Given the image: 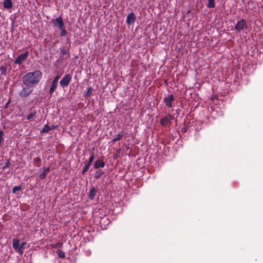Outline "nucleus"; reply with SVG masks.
<instances>
[{"mask_svg": "<svg viewBox=\"0 0 263 263\" xmlns=\"http://www.w3.org/2000/svg\"><path fill=\"white\" fill-rule=\"evenodd\" d=\"M42 72L39 70L27 73L23 77V83L25 86L33 85L38 83L41 78Z\"/></svg>", "mask_w": 263, "mask_h": 263, "instance_id": "nucleus-1", "label": "nucleus"}, {"mask_svg": "<svg viewBox=\"0 0 263 263\" xmlns=\"http://www.w3.org/2000/svg\"><path fill=\"white\" fill-rule=\"evenodd\" d=\"M33 90L30 85L26 86L19 92V96L21 97H27Z\"/></svg>", "mask_w": 263, "mask_h": 263, "instance_id": "nucleus-2", "label": "nucleus"}, {"mask_svg": "<svg viewBox=\"0 0 263 263\" xmlns=\"http://www.w3.org/2000/svg\"><path fill=\"white\" fill-rule=\"evenodd\" d=\"M247 28V24L246 21L244 19H241L239 21H237L235 26V29L237 31H240L243 30Z\"/></svg>", "mask_w": 263, "mask_h": 263, "instance_id": "nucleus-3", "label": "nucleus"}, {"mask_svg": "<svg viewBox=\"0 0 263 263\" xmlns=\"http://www.w3.org/2000/svg\"><path fill=\"white\" fill-rule=\"evenodd\" d=\"M28 55L29 52L28 51L21 54L15 59L14 63L19 65L22 64L27 59Z\"/></svg>", "mask_w": 263, "mask_h": 263, "instance_id": "nucleus-4", "label": "nucleus"}, {"mask_svg": "<svg viewBox=\"0 0 263 263\" xmlns=\"http://www.w3.org/2000/svg\"><path fill=\"white\" fill-rule=\"evenodd\" d=\"M71 79L72 76L71 74H67L65 75L60 82V85L63 87L67 86L70 83Z\"/></svg>", "mask_w": 263, "mask_h": 263, "instance_id": "nucleus-5", "label": "nucleus"}, {"mask_svg": "<svg viewBox=\"0 0 263 263\" xmlns=\"http://www.w3.org/2000/svg\"><path fill=\"white\" fill-rule=\"evenodd\" d=\"M174 120V117L171 114H168L166 116L160 120V124L163 126L170 125L171 121Z\"/></svg>", "mask_w": 263, "mask_h": 263, "instance_id": "nucleus-6", "label": "nucleus"}, {"mask_svg": "<svg viewBox=\"0 0 263 263\" xmlns=\"http://www.w3.org/2000/svg\"><path fill=\"white\" fill-rule=\"evenodd\" d=\"M60 78V76L59 75L57 76L53 80L51 85L50 86V89H49V93L51 96L52 93L54 92L55 90L57 89L58 87V83L59 82V80Z\"/></svg>", "mask_w": 263, "mask_h": 263, "instance_id": "nucleus-7", "label": "nucleus"}, {"mask_svg": "<svg viewBox=\"0 0 263 263\" xmlns=\"http://www.w3.org/2000/svg\"><path fill=\"white\" fill-rule=\"evenodd\" d=\"M53 25L56 27L62 28L64 26L63 18L61 16L52 20Z\"/></svg>", "mask_w": 263, "mask_h": 263, "instance_id": "nucleus-8", "label": "nucleus"}, {"mask_svg": "<svg viewBox=\"0 0 263 263\" xmlns=\"http://www.w3.org/2000/svg\"><path fill=\"white\" fill-rule=\"evenodd\" d=\"M174 100V96L173 95H171L164 98V102L166 106L168 107H172L173 106L172 102Z\"/></svg>", "mask_w": 263, "mask_h": 263, "instance_id": "nucleus-9", "label": "nucleus"}, {"mask_svg": "<svg viewBox=\"0 0 263 263\" xmlns=\"http://www.w3.org/2000/svg\"><path fill=\"white\" fill-rule=\"evenodd\" d=\"M136 21V15L134 12L129 13L126 17V22L128 25H131L134 23Z\"/></svg>", "mask_w": 263, "mask_h": 263, "instance_id": "nucleus-10", "label": "nucleus"}, {"mask_svg": "<svg viewBox=\"0 0 263 263\" xmlns=\"http://www.w3.org/2000/svg\"><path fill=\"white\" fill-rule=\"evenodd\" d=\"M41 170H43V172L40 173L39 175V177L41 179H45L47 176V173L50 171L49 167H42Z\"/></svg>", "mask_w": 263, "mask_h": 263, "instance_id": "nucleus-11", "label": "nucleus"}, {"mask_svg": "<svg viewBox=\"0 0 263 263\" xmlns=\"http://www.w3.org/2000/svg\"><path fill=\"white\" fill-rule=\"evenodd\" d=\"M105 166V162L102 160H98L95 161L93 167L96 169L100 167H104Z\"/></svg>", "mask_w": 263, "mask_h": 263, "instance_id": "nucleus-12", "label": "nucleus"}, {"mask_svg": "<svg viewBox=\"0 0 263 263\" xmlns=\"http://www.w3.org/2000/svg\"><path fill=\"white\" fill-rule=\"evenodd\" d=\"M3 6L6 9H10L12 7V2L11 0H4Z\"/></svg>", "mask_w": 263, "mask_h": 263, "instance_id": "nucleus-13", "label": "nucleus"}, {"mask_svg": "<svg viewBox=\"0 0 263 263\" xmlns=\"http://www.w3.org/2000/svg\"><path fill=\"white\" fill-rule=\"evenodd\" d=\"M97 192V190L94 187L90 188L89 197L91 200L93 199Z\"/></svg>", "mask_w": 263, "mask_h": 263, "instance_id": "nucleus-14", "label": "nucleus"}, {"mask_svg": "<svg viewBox=\"0 0 263 263\" xmlns=\"http://www.w3.org/2000/svg\"><path fill=\"white\" fill-rule=\"evenodd\" d=\"M124 134L123 132H120L114 138L112 139L111 142L112 143H115L118 141H119L120 139L122 138L123 137Z\"/></svg>", "mask_w": 263, "mask_h": 263, "instance_id": "nucleus-15", "label": "nucleus"}, {"mask_svg": "<svg viewBox=\"0 0 263 263\" xmlns=\"http://www.w3.org/2000/svg\"><path fill=\"white\" fill-rule=\"evenodd\" d=\"M33 164L37 167H39L41 163V159L40 157L35 158L33 160Z\"/></svg>", "mask_w": 263, "mask_h": 263, "instance_id": "nucleus-16", "label": "nucleus"}, {"mask_svg": "<svg viewBox=\"0 0 263 263\" xmlns=\"http://www.w3.org/2000/svg\"><path fill=\"white\" fill-rule=\"evenodd\" d=\"M12 246L15 250L18 249L20 247V240L17 239H13Z\"/></svg>", "mask_w": 263, "mask_h": 263, "instance_id": "nucleus-17", "label": "nucleus"}, {"mask_svg": "<svg viewBox=\"0 0 263 263\" xmlns=\"http://www.w3.org/2000/svg\"><path fill=\"white\" fill-rule=\"evenodd\" d=\"M51 130V128H49V126L48 124H46L44 126L43 128L41 130V133H48Z\"/></svg>", "mask_w": 263, "mask_h": 263, "instance_id": "nucleus-18", "label": "nucleus"}, {"mask_svg": "<svg viewBox=\"0 0 263 263\" xmlns=\"http://www.w3.org/2000/svg\"><path fill=\"white\" fill-rule=\"evenodd\" d=\"M59 29L61 30L60 35L61 36H64L67 34V32L65 28V26H64L62 28H60Z\"/></svg>", "mask_w": 263, "mask_h": 263, "instance_id": "nucleus-19", "label": "nucleus"}, {"mask_svg": "<svg viewBox=\"0 0 263 263\" xmlns=\"http://www.w3.org/2000/svg\"><path fill=\"white\" fill-rule=\"evenodd\" d=\"M36 114L35 111H32L30 112L27 117V119L28 120H31L33 117H34Z\"/></svg>", "mask_w": 263, "mask_h": 263, "instance_id": "nucleus-20", "label": "nucleus"}, {"mask_svg": "<svg viewBox=\"0 0 263 263\" xmlns=\"http://www.w3.org/2000/svg\"><path fill=\"white\" fill-rule=\"evenodd\" d=\"M57 254H58L59 258H64L65 256V253L63 251H61V250H58L57 251Z\"/></svg>", "mask_w": 263, "mask_h": 263, "instance_id": "nucleus-21", "label": "nucleus"}, {"mask_svg": "<svg viewBox=\"0 0 263 263\" xmlns=\"http://www.w3.org/2000/svg\"><path fill=\"white\" fill-rule=\"evenodd\" d=\"M0 71H1L2 76H5L7 73V68L3 66H1Z\"/></svg>", "mask_w": 263, "mask_h": 263, "instance_id": "nucleus-22", "label": "nucleus"}, {"mask_svg": "<svg viewBox=\"0 0 263 263\" xmlns=\"http://www.w3.org/2000/svg\"><path fill=\"white\" fill-rule=\"evenodd\" d=\"M90 165H91L90 164H89V163H87L85 165V166H84V168L83 169V171L82 172V173L83 174H84L88 171V170L89 169V168L90 166Z\"/></svg>", "mask_w": 263, "mask_h": 263, "instance_id": "nucleus-23", "label": "nucleus"}, {"mask_svg": "<svg viewBox=\"0 0 263 263\" xmlns=\"http://www.w3.org/2000/svg\"><path fill=\"white\" fill-rule=\"evenodd\" d=\"M207 6L209 8L215 7L214 0H208V4Z\"/></svg>", "mask_w": 263, "mask_h": 263, "instance_id": "nucleus-24", "label": "nucleus"}, {"mask_svg": "<svg viewBox=\"0 0 263 263\" xmlns=\"http://www.w3.org/2000/svg\"><path fill=\"white\" fill-rule=\"evenodd\" d=\"M103 174V172L101 170H98L95 173V178H99Z\"/></svg>", "mask_w": 263, "mask_h": 263, "instance_id": "nucleus-25", "label": "nucleus"}, {"mask_svg": "<svg viewBox=\"0 0 263 263\" xmlns=\"http://www.w3.org/2000/svg\"><path fill=\"white\" fill-rule=\"evenodd\" d=\"M92 87H89L87 89L85 94V97H89L90 95H91V93L92 91Z\"/></svg>", "mask_w": 263, "mask_h": 263, "instance_id": "nucleus-26", "label": "nucleus"}, {"mask_svg": "<svg viewBox=\"0 0 263 263\" xmlns=\"http://www.w3.org/2000/svg\"><path fill=\"white\" fill-rule=\"evenodd\" d=\"M95 158V156L94 155V154H93V153H92L91 154V156H90L87 163H89V164L91 165V163H92V161H93Z\"/></svg>", "mask_w": 263, "mask_h": 263, "instance_id": "nucleus-27", "label": "nucleus"}, {"mask_svg": "<svg viewBox=\"0 0 263 263\" xmlns=\"http://www.w3.org/2000/svg\"><path fill=\"white\" fill-rule=\"evenodd\" d=\"M22 190V187L21 186H15L12 189V192L15 193L17 191Z\"/></svg>", "mask_w": 263, "mask_h": 263, "instance_id": "nucleus-28", "label": "nucleus"}, {"mask_svg": "<svg viewBox=\"0 0 263 263\" xmlns=\"http://www.w3.org/2000/svg\"><path fill=\"white\" fill-rule=\"evenodd\" d=\"M62 246H63V243H62V242H57V243H55V244L53 246V247L55 248H61V247H62Z\"/></svg>", "mask_w": 263, "mask_h": 263, "instance_id": "nucleus-29", "label": "nucleus"}, {"mask_svg": "<svg viewBox=\"0 0 263 263\" xmlns=\"http://www.w3.org/2000/svg\"><path fill=\"white\" fill-rule=\"evenodd\" d=\"M120 152H121V149L120 148H119L118 149H117L116 151V154L114 155V158H117L118 155H119V154H120Z\"/></svg>", "mask_w": 263, "mask_h": 263, "instance_id": "nucleus-30", "label": "nucleus"}, {"mask_svg": "<svg viewBox=\"0 0 263 263\" xmlns=\"http://www.w3.org/2000/svg\"><path fill=\"white\" fill-rule=\"evenodd\" d=\"M10 164V161L8 160L5 164V165L3 166V169H6L9 167Z\"/></svg>", "mask_w": 263, "mask_h": 263, "instance_id": "nucleus-31", "label": "nucleus"}, {"mask_svg": "<svg viewBox=\"0 0 263 263\" xmlns=\"http://www.w3.org/2000/svg\"><path fill=\"white\" fill-rule=\"evenodd\" d=\"M16 250L17 251V252L20 255H22L23 253V249H21L19 247L18 249H17Z\"/></svg>", "mask_w": 263, "mask_h": 263, "instance_id": "nucleus-32", "label": "nucleus"}, {"mask_svg": "<svg viewBox=\"0 0 263 263\" xmlns=\"http://www.w3.org/2000/svg\"><path fill=\"white\" fill-rule=\"evenodd\" d=\"M27 245L26 242H23L21 245H20V248L21 249H24L25 246Z\"/></svg>", "mask_w": 263, "mask_h": 263, "instance_id": "nucleus-33", "label": "nucleus"}, {"mask_svg": "<svg viewBox=\"0 0 263 263\" xmlns=\"http://www.w3.org/2000/svg\"><path fill=\"white\" fill-rule=\"evenodd\" d=\"M67 53V51L66 50L63 49L61 50V54L62 55H65Z\"/></svg>", "mask_w": 263, "mask_h": 263, "instance_id": "nucleus-34", "label": "nucleus"}, {"mask_svg": "<svg viewBox=\"0 0 263 263\" xmlns=\"http://www.w3.org/2000/svg\"><path fill=\"white\" fill-rule=\"evenodd\" d=\"M55 125H50L49 126V128H51V130L54 129L55 128Z\"/></svg>", "mask_w": 263, "mask_h": 263, "instance_id": "nucleus-35", "label": "nucleus"}]
</instances>
